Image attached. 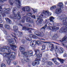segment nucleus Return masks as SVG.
I'll list each match as a JSON object with an SVG mask.
<instances>
[{
  "label": "nucleus",
  "mask_w": 67,
  "mask_h": 67,
  "mask_svg": "<svg viewBox=\"0 0 67 67\" xmlns=\"http://www.w3.org/2000/svg\"><path fill=\"white\" fill-rule=\"evenodd\" d=\"M62 17L61 18L58 17L57 19L59 20H62V24L63 25H66L65 27H63L61 28L59 32L61 33H63L64 32H66L67 31V16L65 15H63L62 16H60V17Z\"/></svg>",
  "instance_id": "f257e3e1"
},
{
  "label": "nucleus",
  "mask_w": 67,
  "mask_h": 67,
  "mask_svg": "<svg viewBox=\"0 0 67 67\" xmlns=\"http://www.w3.org/2000/svg\"><path fill=\"white\" fill-rule=\"evenodd\" d=\"M16 8H14L13 9V13L14 15V16L13 15H10V18L11 19H18V20H19L20 22L21 23H24L25 21V16H24L23 17L22 19V20H21V16L20 14V13L19 12H18L17 13V15H16L15 13L14 12L16 9Z\"/></svg>",
  "instance_id": "f03ea898"
},
{
  "label": "nucleus",
  "mask_w": 67,
  "mask_h": 67,
  "mask_svg": "<svg viewBox=\"0 0 67 67\" xmlns=\"http://www.w3.org/2000/svg\"><path fill=\"white\" fill-rule=\"evenodd\" d=\"M51 13L48 11H43V13L40 14L39 16H37V22L38 21V24H40L43 21L42 18H45L47 16H50L51 15Z\"/></svg>",
  "instance_id": "7ed1b4c3"
},
{
  "label": "nucleus",
  "mask_w": 67,
  "mask_h": 67,
  "mask_svg": "<svg viewBox=\"0 0 67 67\" xmlns=\"http://www.w3.org/2000/svg\"><path fill=\"white\" fill-rule=\"evenodd\" d=\"M15 53L14 52H12V53H4L3 55V57H7V59L6 60L7 63L9 65L11 63V59L13 58L15 59Z\"/></svg>",
  "instance_id": "20e7f679"
},
{
  "label": "nucleus",
  "mask_w": 67,
  "mask_h": 67,
  "mask_svg": "<svg viewBox=\"0 0 67 67\" xmlns=\"http://www.w3.org/2000/svg\"><path fill=\"white\" fill-rule=\"evenodd\" d=\"M10 10V8H8L4 9L3 10V11L2 10H0V23H2L3 22V20L2 19V17L1 15V14L2 15V17H3L5 16L6 15L4 13H5L6 14H9V12ZM3 25L0 24V27H3Z\"/></svg>",
  "instance_id": "39448f33"
},
{
  "label": "nucleus",
  "mask_w": 67,
  "mask_h": 67,
  "mask_svg": "<svg viewBox=\"0 0 67 67\" xmlns=\"http://www.w3.org/2000/svg\"><path fill=\"white\" fill-rule=\"evenodd\" d=\"M21 52L22 53V54L23 55V59H23H21V62L23 63V62H24V60L25 62H28L30 60L29 59L27 58L29 55L33 54V52H32V51H27L26 52H23V51H22Z\"/></svg>",
  "instance_id": "423d86ee"
},
{
  "label": "nucleus",
  "mask_w": 67,
  "mask_h": 67,
  "mask_svg": "<svg viewBox=\"0 0 67 67\" xmlns=\"http://www.w3.org/2000/svg\"><path fill=\"white\" fill-rule=\"evenodd\" d=\"M10 48L9 47L8 48L9 49H7V48H8V47L6 46L5 47V48H3L0 49V51L4 52L5 51V49H6V50L7 49L8 52H9L8 53L6 54H9V53H12V52H10V49H11L14 51L15 50V49L14 48H16V47L15 45H12L11 44H10Z\"/></svg>",
  "instance_id": "0eeeda50"
},
{
  "label": "nucleus",
  "mask_w": 67,
  "mask_h": 67,
  "mask_svg": "<svg viewBox=\"0 0 67 67\" xmlns=\"http://www.w3.org/2000/svg\"><path fill=\"white\" fill-rule=\"evenodd\" d=\"M40 58L39 57L36 59H35L36 62H33L32 63V65L33 66H35L36 65H39L40 64L39 61H40Z\"/></svg>",
  "instance_id": "6e6552de"
},
{
  "label": "nucleus",
  "mask_w": 67,
  "mask_h": 67,
  "mask_svg": "<svg viewBox=\"0 0 67 67\" xmlns=\"http://www.w3.org/2000/svg\"><path fill=\"white\" fill-rule=\"evenodd\" d=\"M35 44H37V45H38L40 44V42L39 41H37L36 42L35 40H34L31 41L30 44V46H31L32 47H33V46L34 45L35 43Z\"/></svg>",
  "instance_id": "1a4fd4ad"
},
{
  "label": "nucleus",
  "mask_w": 67,
  "mask_h": 67,
  "mask_svg": "<svg viewBox=\"0 0 67 67\" xmlns=\"http://www.w3.org/2000/svg\"><path fill=\"white\" fill-rule=\"evenodd\" d=\"M34 34L35 35H36L38 36H40L41 37H43V33L42 32L40 33L39 31H37L35 32Z\"/></svg>",
  "instance_id": "9d476101"
},
{
  "label": "nucleus",
  "mask_w": 67,
  "mask_h": 67,
  "mask_svg": "<svg viewBox=\"0 0 67 67\" xmlns=\"http://www.w3.org/2000/svg\"><path fill=\"white\" fill-rule=\"evenodd\" d=\"M56 26H54L53 27H49L50 30H52V29L53 31H55L56 30H59V28L58 27H55Z\"/></svg>",
  "instance_id": "9b49d317"
},
{
  "label": "nucleus",
  "mask_w": 67,
  "mask_h": 67,
  "mask_svg": "<svg viewBox=\"0 0 67 67\" xmlns=\"http://www.w3.org/2000/svg\"><path fill=\"white\" fill-rule=\"evenodd\" d=\"M61 12V8H57L55 11V13L57 14H60Z\"/></svg>",
  "instance_id": "f8f14e48"
},
{
  "label": "nucleus",
  "mask_w": 67,
  "mask_h": 67,
  "mask_svg": "<svg viewBox=\"0 0 67 67\" xmlns=\"http://www.w3.org/2000/svg\"><path fill=\"white\" fill-rule=\"evenodd\" d=\"M17 33V34H16V33ZM18 34H19V35H18V36L19 37H21L23 36V35L22 34V32H21L20 31H18L17 32H15V34H14L15 36L16 35H18Z\"/></svg>",
  "instance_id": "ddd939ff"
},
{
  "label": "nucleus",
  "mask_w": 67,
  "mask_h": 67,
  "mask_svg": "<svg viewBox=\"0 0 67 67\" xmlns=\"http://www.w3.org/2000/svg\"><path fill=\"white\" fill-rule=\"evenodd\" d=\"M26 21L29 23H33V20L30 17H27L26 19Z\"/></svg>",
  "instance_id": "4468645a"
},
{
  "label": "nucleus",
  "mask_w": 67,
  "mask_h": 67,
  "mask_svg": "<svg viewBox=\"0 0 67 67\" xmlns=\"http://www.w3.org/2000/svg\"><path fill=\"white\" fill-rule=\"evenodd\" d=\"M16 2L19 4H16V5L18 8H20L21 7V5H20V1L19 0H16Z\"/></svg>",
  "instance_id": "2eb2a0df"
},
{
  "label": "nucleus",
  "mask_w": 67,
  "mask_h": 67,
  "mask_svg": "<svg viewBox=\"0 0 67 67\" xmlns=\"http://www.w3.org/2000/svg\"><path fill=\"white\" fill-rule=\"evenodd\" d=\"M23 30H28L29 31L30 33H31V31L30 30H32V29L30 28H26L25 27H24L23 28Z\"/></svg>",
  "instance_id": "dca6fc26"
},
{
  "label": "nucleus",
  "mask_w": 67,
  "mask_h": 67,
  "mask_svg": "<svg viewBox=\"0 0 67 67\" xmlns=\"http://www.w3.org/2000/svg\"><path fill=\"white\" fill-rule=\"evenodd\" d=\"M55 18L53 16H51L49 17V20H50V22H52L53 23V25H55L56 23L54 22V21H53V20H54Z\"/></svg>",
  "instance_id": "f3484780"
},
{
  "label": "nucleus",
  "mask_w": 67,
  "mask_h": 67,
  "mask_svg": "<svg viewBox=\"0 0 67 67\" xmlns=\"http://www.w3.org/2000/svg\"><path fill=\"white\" fill-rule=\"evenodd\" d=\"M33 35H29V38H28V36H26V39L27 40L29 41H30L32 39H31V38H32L33 37Z\"/></svg>",
  "instance_id": "a211bd4d"
},
{
  "label": "nucleus",
  "mask_w": 67,
  "mask_h": 67,
  "mask_svg": "<svg viewBox=\"0 0 67 67\" xmlns=\"http://www.w3.org/2000/svg\"><path fill=\"white\" fill-rule=\"evenodd\" d=\"M61 42H62L63 43H65L67 42V38L66 36H64V38L62 39V40L60 41Z\"/></svg>",
  "instance_id": "6ab92c4d"
},
{
  "label": "nucleus",
  "mask_w": 67,
  "mask_h": 67,
  "mask_svg": "<svg viewBox=\"0 0 67 67\" xmlns=\"http://www.w3.org/2000/svg\"><path fill=\"white\" fill-rule=\"evenodd\" d=\"M57 52L60 53H63L64 52V49L63 48L60 47V49L58 50Z\"/></svg>",
  "instance_id": "aec40b11"
},
{
  "label": "nucleus",
  "mask_w": 67,
  "mask_h": 67,
  "mask_svg": "<svg viewBox=\"0 0 67 67\" xmlns=\"http://www.w3.org/2000/svg\"><path fill=\"white\" fill-rule=\"evenodd\" d=\"M27 11L30 12L31 11V8L30 7L28 6L25 7Z\"/></svg>",
  "instance_id": "412c9836"
},
{
  "label": "nucleus",
  "mask_w": 67,
  "mask_h": 67,
  "mask_svg": "<svg viewBox=\"0 0 67 67\" xmlns=\"http://www.w3.org/2000/svg\"><path fill=\"white\" fill-rule=\"evenodd\" d=\"M63 4L62 2L58 3L57 5L58 7H59L61 8H62L63 7Z\"/></svg>",
  "instance_id": "4be33fe9"
},
{
  "label": "nucleus",
  "mask_w": 67,
  "mask_h": 67,
  "mask_svg": "<svg viewBox=\"0 0 67 67\" xmlns=\"http://www.w3.org/2000/svg\"><path fill=\"white\" fill-rule=\"evenodd\" d=\"M5 19L7 23H9V24H10L12 23L11 20L8 18H5Z\"/></svg>",
  "instance_id": "5701e85b"
},
{
  "label": "nucleus",
  "mask_w": 67,
  "mask_h": 67,
  "mask_svg": "<svg viewBox=\"0 0 67 67\" xmlns=\"http://www.w3.org/2000/svg\"><path fill=\"white\" fill-rule=\"evenodd\" d=\"M32 14H33V13L31 12V13H26V15L27 16H32Z\"/></svg>",
  "instance_id": "b1692460"
},
{
  "label": "nucleus",
  "mask_w": 67,
  "mask_h": 67,
  "mask_svg": "<svg viewBox=\"0 0 67 67\" xmlns=\"http://www.w3.org/2000/svg\"><path fill=\"white\" fill-rule=\"evenodd\" d=\"M49 47H51V49H50L51 51H52L54 49V45L53 44H50L49 46Z\"/></svg>",
  "instance_id": "393cba45"
},
{
  "label": "nucleus",
  "mask_w": 67,
  "mask_h": 67,
  "mask_svg": "<svg viewBox=\"0 0 67 67\" xmlns=\"http://www.w3.org/2000/svg\"><path fill=\"white\" fill-rule=\"evenodd\" d=\"M58 59L60 62L61 63L63 64L64 63V60L63 59L59 58H57Z\"/></svg>",
  "instance_id": "a878e982"
},
{
  "label": "nucleus",
  "mask_w": 67,
  "mask_h": 67,
  "mask_svg": "<svg viewBox=\"0 0 67 67\" xmlns=\"http://www.w3.org/2000/svg\"><path fill=\"white\" fill-rule=\"evenodd\" d=\"M7 40L9 42V43H12L13 44H14V43L12 41L11 39H8Z\"/></svg>",
  "instance_id": "bb28decb"
},
{
  "label": "nucleus",
  "mask_w": 67,
  "mask_h": 67,
  "mask_svg": "<svg viewBox=\"0 0 67 67\" xmlns=\"http://www.w3.org/2000/svg\"><path fill=\"white\" fill-rule=\"evenodd\" d=\"M14 28V31H16L18 30V27L17 26H13Z\"/></svg>",
  "instance_id": "cd10ccee"
},
{
  "label": "nucleus",
  "mask_w": 67,
  "mask_h": 67,
  "mask_svg": "<svg viewBox=\"0 0 67 67\" xmlns=\"http://www.w3.org/2000/svg\"><path fill=\"white\" fill-rule=\"evenodd\" d=\"M9 2L10 3V5H12L14 4V2L13 0H9Z\"/></svg>",
  "instance_id": "c85d7f7f"
},
{
  "label": "nucleus",
  "mask_w": 67,
  "mask_h": 67,
  "mask_svg": "<svg viewBox=\"0 0 67 67\" xmlns=\"http://www.w3.org/2000/svg\"><path fill=\"white\" fill-rule=\"evenodd\" d=\"M35 55H37V53H39V50L38 49H35Z\"/></svg>",
  "instance_id": "c756f323"
},
{
  "label": "nucleus",
  "mask_w": 67,
  "mask_h": 67,
  "mask_svg": "<svg viewBox=\"0 0 67 67\" xmlns=\"http://www.w3.org/2000/svg\"><path fill=\"white\" fill-rule=\"evenodd\" d=\"M32 10L33 11V12L34 13H37V9H32Z\"/></svg>",
  "instance_id": "7c9ffc66"
},
{
  "label": "nucleus",
  "mask_w": 67,
  "mask_h": 67,
  "mask_svg": "<svg viewBox=\"0 0 67 67\" xmlns=\"http://www.w3.org/2000/svg\"><path fill=\"white\" fill-rule=\"evenodd\" d=\"M42 53H39L38 55H36L37 57H42Z\"/></svg>",
  "instance_id": "2f4dec72"
},
{
  "label": "nucleus",
  "mask_w": 67,
  "mask_h": 67,
  "mask_svg": "<svg viewBox=\"0 0 67 67\" xmlns=\"http://www.w3.org/2000/svg\"><path fill=\"white\" fill-rule=\"evenodd\" d=\"M4 27L5 28H7V29H8L9 28L10 26L8 25H6V24H5L4 25Z\"/></svg>",
  "instance_id": "473e14b6"
},
{
  "label": "nucleus",
  "mask_w": 67,
  "mask_h": 67,
  "mask_svg": "<svg viewBox=\"0 0 67 67\" xmlns=\"http://www.w3.org/2000/svg\"><path fill=\"white\" fill-rule=\"evenodd\" d=\"M45 46H46V45L45 44H43V45L42 48V49H41L42 50H44L45 49V48L46 47Z\"/></svg>",
  "instance_id": "72a5a7b5"
},
{
  "label": "nucleus",
  "mask_w": 67,
  "mask_h": 67,
  "mask_svg": "<svg viewBox=\"0 0 67 67\" xmlns=\"http://www.w3.org/2000/svg\"><path fill=\"white\" fill-rule=\"evenodd\" d=\"M56 8L55 6H53L51 7L50 9L51 10H52L54 9H55Z\"/></svg>",
  "instance_id": "f704fd0d"
},
{
  "label": "nucleus",
  "mask_w": 67,
  "mask_h": 67,
  "mask_svg": "<svg viewBox=\"0 0 67 67\" xmlns=\"http://www.w3.org/2000/svg\"><path fill=\"white\" fill-rule=\"evenodd\" d=\"M1 67H5L6 66L5 64L3 63L1 64Z\"/></svg>",
  "instance_id": "c9c22d12"
},
{
  "label": "nucleus",
  "mask_w": 67,
  "mask_h": 67,
  "mask_svg": "<svg viewBox=\"0 0 67 67\" xmlns=\"http://www.w3.org/2000/svg\"><path fill=\"white\" fill-rule=\"evenodd\" d=\"M19 50L20 51H21V50L24 51V48L23 47H20L19 48Z\"/></svg>",
  "instance_id": "e433bc0d"
},
{
  "label": "nucleus",
  "mask_w": 67,
  "mask_h": 67,
  "mask_svg": "<svg viewBox=\"0 0 67 67\" xmlns=\"http://www.w3.org/2000/svg\"><path fill=\"white\" fill-rule=\"evenodd\" d=\"M47 64L49 65H51L52 64V63L51 62H47Z\"/></svg>",
  "instance_id": "4c0bfd02"
},
{
  "label": "nucleus",
  "mask_w": 67,
  "mask_h": 67,
  "mask_svg": "<svg viewBox=\"0 0 67 67\" xmlns=\"http://www.w3.org/2000/svg\"><path fill=\"white\" fill-rule=\"evenodd\" d=\"M7 0H0V3H1L4 2V1H6Z\"/></svg>",
  "instance_id": "58836bf2"
},
{
  "label": "nucleus",
  "mask_w": 67,
  "mask_h": 67,
  "mask_svg": "<svg viewBox=\"0 0 67 67\" xmlns=\"http://www.w3.org/2000/svg\"><path fill=\"white\" fill-rule=\"evenodd\" d=\"M27 26L29 27H32V26L31 25L29 24H26Z\"/></svg>",
  "instance_id": "ea45409f"
},
{
  "label": "nucleus",
  "mask_w": 67,
  "mask_h": 67,
  "mask_svg": "<svg viewBox=\"0 0 67 67\" xmlns=\"http://www.w3.org/2000/svg\"><path fill=\"white\" fill-rule=\"evenodd\" d=\"M47 27V25H45V26L43 27H42V28L41 29V30H45V28L46 27Z\"/></svg>",
  "instance_id": "a19ab883"
},
{
  "label": "nucleus",
  "mask_w": 67,
  "mask_h": 67,
  "mask_svg": "<svg viewBox=\"0 0 67 67\" xmlns=\"http://www.w3.org/2000/svg\"><path fill=\"white\" fill-rule=\"evenodd\" d=\"M54 63L57 65H58L59 64V63L57 62V61H54Z\"/></svg>",
  "instance_id": "79ce46f5"
},
{
  "label": "nucleus",
  "mask_w": 67,
  "mask_h": 67,
  "mask_svg": "<svg viewBox=\"0 0 67 67\" xmlns=\"http://www.w3.org/2000/svg\"><path fill=\"white\" fill-rule=\"evenodd\" d=\"M32 38H34V39H37V36H35L33 35L32 36Z\"/></svg>",
  "instance_id": "37998d69"
},
{
  "label": "nucleus",
  "mask_w": 67,
  "mask_h": 67,
  "mask_svg": "<svg viewBox=\"0 0 67 67\" xmlns=\"http://www.w3.org/2000/svg\"><path fill=\"white\" fill-rule=\"evenodd\" d=\"M63 56L64 57H67V54L66 53H64V54H63Z\"/></svg>",
  "instance_id": "c03bdc74"
},
{
  "label": "nucleus",
  "mask_w": 67,
  "mask_h": 67,
  "mask_svg": "<svg viewBox=\"0 0 67 67\" xmlns=\"http://www.w3.org/2000/svg\"><path fill=\"white\" fill-rule=\"evenodd\" d=\"M47 59H42V62H46Z\"/></svg>",
  "instance_id": "a18cd8bd"
},
{
  "label": "nucleus",
  "mask_w": 67,
  "mask_h": 67,
  "mask_svg": "<svg viewBox=\"0 0 67 67\" xmlns=\"http://www.w3.org/2000/svg\"><path fill=\"white\" fill-rule=\"evenodd\" d=\"M31 18L34 19H36V18L35 16L34 15L32 16V15L31 16Z\"/></svg>",
  "instance_id": "49530a36"
},
{
  "label": "nucleus",
  "mask_w": 67,
  "mask_h": 67,
  "mask_svg": "<svg viewBox=\"0 0 67 67\" xmlns=\"http://www.w3.org/2000/svg\"><path fill=\"white\" fill-rule=\"evenodd\" d=\"M48 20L46 19V21H45V23L46 24H47L48 23Z\"/></svg>",
  "instance_id": "de8ad7c7"
},
{
  "label": "nucleus",
  "mask_w": 67,
  "mask_h": 67,
  "mask_svg": "<svg viewBox=\"0 0 67 67\" xmlns=\"http://www.w3.org/2000/svg\"><path fill=\"white\" fill-rule=\"evenodd\" d=\"M25 8H25V7H24L22 8V10L24 11H25Z\"/></svg>",
  "instance_id": "09e8293b"
},
{
  "label": "nucleus",
  "mask_w": 67,
  "mask_h": 67,
  "mask_svg": "<svg viewBox=\"0 0 67 67\" xmlns=\"http://www.w3.org/2000/svg\"><path fill=\"white\" fill-rule=\"evenodd\" d=\"M43 42L45 43H51V42Z\"/></svg>",
  "instance_id": "8fccbe9b"
},
{
  "label": "nucleus",
  "mask_w": 67,
  "mask_h": 67,
  "mask_svg": "<svg viewBox=\"0 0 67 67\" xmlns=\"http://www.w3.org/2000/svg\"><path fill=\"white\" fill-rule=\"evenodd\" d=\"M21 41L24 44L25 42V41L24 40H22Z\"/></svg>",
  "instance_id": "3c124183"
},
{
  "label": "nucleus",
  "mask_w": 67,
  "mask_h": 67,
  "mask_svg": "<svg viewBox=\"0 0 67 67\" xmlns=\"http://www.w3.org/2000/svg\"><path fill=\"white\" fill-rule=\"evenodd\" d=\"M13 37H14V40H15V42H16V41L15 39V38L16 39H17L16 37L15 36H13Z\"/></svg>",
  "instance_id": "603ef678"
},
{
  "label": "nucleus",
  "mask_w": 67,
  "mask_h": 67,
  "mask_svg": "<svg viewBox=\"0 0 67 67\" xmlns=\"http://www.w3.org/2000/svg\"><path fill=\"white\" fill-rule=\"evenodd\" d=\"M56 60V58H54L53 59H52V60L53 61H55V60Z\"/></svg>",
  "instance_id": "864d4df0"
},
{
  "label": "nucleus",
  "mask_w": 67,
  "mask_h": 67,
  "mask_svg": "<svg viewBox=\"0 0 67 67\" xmlns=\"http://www.w3.org/2000/svg\"><path fill=\"white\" fill-rule=\"evenodd\" d=\"M13 64L15 65H16V63L15 62H13Z\"/></svg>",
  "instance_id": "5fc2aeb1"
},
{
  "label": "nucleus",
  "mask_w": 67,
  "mask_h": 67,
  "mask_svg": "<svg viewBox=\"0 0 67 67\" xmlns=\"http://www.w3.org/2000/svg\"><path fill=\"white\" fill-rule=\"evenodd\" d=\"M58 46H56V47H55V49H58Z\"/></svg>",
  "instance_id": "6e6d98bb"
},
{
  "label": "nucleus",
  "mask_w": 67,
  "mask_h": 67,
  "mask_svg": "<svg viewBox=\"0 0 67 67\" xmlns=\"http://www.w3.org/2000/svg\"><path fill=\"white\" fill-rule=\"evenodd\" d=\"M18 25L19 26H22V25L20 23L18 24Z\"/></svg>",
  "instance_id": "4d7b16f0"
},
{
  "label": "nucleus",
  "mask_w": 67,
  "mask_h": 67,
  "mask_svg": "<svg viewBox=\"0 0 67 67\" xmlns=\"http://www.w3.org/2000/svg\"><path fill=\"white\" fill-rule=\"evenodd\" d=\"M57 36V35L56 34L54 36H53V37H56Z\"/></svg>",
  "instance_id": "13d9d810"
},
{
  "label": "nucleus",
  "mask_w": 67,
  "mask_h": 67,
  "mask_svg": "<svg viewBox=\"0 0 67 67\" xmlns=\"http://www.w3.org/2000/svg\"><path fill=\"white\" fill-rule=\"evenodd\" d=\"M4 33L5 34H7V31H5L4 32Z\"/></svg>",
  "instance_id": "bf43d9fd"
},
{
  "label": "nucleus",
  "mask_w": 67,
  "mask_h": 67,
  "mask_svg": "<svg viewBox=\"0 0 67 67\" xmlns=\"http://www.w3.org/2000/svg\"><path fill=\"white\" fill-rule=\"evenodd\" d=\"M48 25H49V26H52V24L51 23H49V24H48Z\"/></svg>",
  "instance_id": "052dcab7"
},
{
  "label": "nucleus",
  "mask_w": 67,
  "mask_h": 67,
  "mask_svg": "<svg viewBox=\"0 0 67 67\" xmlns=\"http://www.w3.org/2000/svg\"><path fill=\"white\" fill-rule=\"evenodd\" d=\"M65 4H66L67 5V2H65Z\"/></svg>",
  "instance_id": "680f3d73"
},
{
  "label": "nucleus",
  "mask_w": 67,
  "mask_h": 67,
  "mask_svg": "<svg viewBox=\"0 0 67 67\" xmlns=\"http://www.w3.org/2000/svg\"><path fill=\"white\" fill-rule=\"evenodd\" d=\"M53 42L54 43H56V44H58L59 45V44L58 43H55L54 42Z\"/></svg>",
  "instance_id": "e2e57ef3"
},
{
  "label": "nucleus",
  "mask_w": 67,
  "mask_h": 67,
  "mask_svg": "<svg viewBox=\"0 0 67 67\" xmlns=\"http://www.w3.org/2000/svg\"><path fill=\"white\" fill-rule=\"evenodd\" d=\"M2 9V8L1 6H0V9Z\"/></svg>",
  "instance_id": "0e129e2a"
},
{
  "label": "nucleus",
  "mask_w": 67,
  "mask_h": 67,
  "mask_svg": "<svg viewBox=\"0 0 67 67\" xmlns=\"http://www.w3.org/2000/svg\"><path fill=\"white\" fill-rule=\"evenodd\" d=\"M56 55H57V56H58V55H57V53H56Z\"/></svg>",
  "instance_id": "69168bd1"
},
{
  "label": "nucleus",
  "mask_w": 67,
  "mask_h": 67,
  "mask_svg": "<svg viewBox=\"0 0 67 67\" xmlns=\"http://www.w3.org/2000/svg\"><path fill=\"white\" fill-rule=\"evenodd\" d=\"M16 67H20V66H17Z\"/></svg>",
  "instance_id": "338daca9"
},
{
  "label": "nucleus",
  "mask_w": 67,
  "mask_h": 67,
  "mask_svg": "<svg viewBox=\"0 0 67 67\" xmlns=\"http://www.w3.org/2000/svg\"><path fill=\"white\" fill-rule=\"evenodd\" d=\"M46 56L47 57L48 56V54H47V56Z\"/></svg>",
  "instance_id": "774afa93"
}]
</instances>
